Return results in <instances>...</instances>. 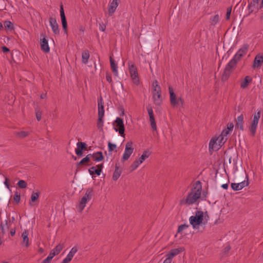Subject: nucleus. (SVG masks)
I'll use <instances>...</instances> for the list:
<instances>
[{
  "label": "nucleus",
  "mask_w": 263,
  "mask_h": 263,
  "mask_svg": "<svg viewBox=\"0 0 263 263\" xmlns=\"http://www.w3.org/2000/svg\"><path fill=\"white\" fill-rule=\"evenodd\" d=\"M4 184L7 189H9V185L8 182V179L7 178H5V180L4 181Z\"/></svg>",
  "instance_id": "13d9d810"
},
{
  "label": "nucleus",
  "mask_w": 263,
  "mask_h": 263,
  "mask_svg": "<svg viewBox=\"0 0 263 263\" xmlns=\"http://www.w3.org/2000/svg\"><path fill=\"white\" fill-rule=\"evenodd\" d=\"M118 0H112L108 5V12L109 15L111 16L118 6Z\"/></svg>",
  "instance_id": "a211bd4d"
},
{
  "label": "nucleus",
  "mask_w": 263,
  "mask_h": 263,
  "mask_svg": "<svg viewBox=\"0 0 263 263\" xmlns=\"http://www.w3.org/2000/svg\"><path fill=\"white\" fill-rule=\"evenodd\" d=\"M170 93V100L171 105L173 107H182L184 105V100L181 97H177L171 86L168 87Z\"/></svg>",
  "instance_id": "20e7f679"
},
{
  "label": "nucleus",
  "mask_w": 263,
  "mask_h": 263,
  "mask_svg": "<svg viewBox=\"0 0 263 263\" xmlns=\"http://www.w3.org/2000/svg\"><path fill=\"white\" fill-rule=\"evenodd\" d=\"M252 81V78L251 77L249 76L245 77L244 79L240 83V87L242 89L246 88Z\"/></svg>",
  "instance_id": "393cba45"
},
{
  "label": "nucleus",
  "mask_w": 263,
  "mask_h": 263,
  "mask_svg": "<svg viewBox=\"0 0 263 263\" xmlns=\"http://www.w3.org/2000/svg\"><path fill=\"white\" fill-rule=\"evenodd\" d=\"M234 127L233 123L232 122L228 123L227 124V128L226 129H230V132H232Z\"/></svg>",
  "instance_id": "3c124183"
},
{
  "label": "nucleus",
  "mask_w": 263,
  "mask_h": 263,
  "mask_svg": "<svg viewBox=\"0 0 263 263\" xmlns=\"http://www.w3.org/2000/svg\"><path fill=\"white\" fill-rule=\"evenodd\" d=\"M29 132L28 131H21L15 132V135L21 138H25L29 135Z\"/></svg>",
  "instance_id": "c9c22d12"
},
{
  "label": "nucleus",
  "mask_w": 263,
  "mask_h": 263,
  "mask_svg": "<svg viewBox=\"0 0 263 263\" xmlns=\"http://www.w3.org/2000/svg\"><path fill=\"white\" fill-rule=\"evenodd\" d=\"M22 237L23 238L22 243L24 244L26 247H28L29 246V238L28 231L25 230L22 234Z\"/></svg>",
  "instance_id": "cd10ccee"
},
{
  "label": "nucleus",
  "mask_w": 263,
  "mask_h": 263,
  "mask_svg": "<svg viewBox=\"0 0 263 263\" xmlns=\"http://www.w3.org/2000/svg\"><path fill=\"white\" fill-rule=\"evenodd\" d=\"M248 47L249 45L248 44L243 45L235 54L233 58L237 62L239 61L241 58L247 53Z\"/></svg>",
  "instance_id": "f8f14e48"
},
{
  "label": "nucleus",
  "mask_w": 263,
  "mask_h": 263,
  "mask_svg": "<svg viewBox=\"0 0 263 263\" xmlns=\"http://www.w3.org/2000/svg\"><path fill=\"white\" fill-rule=\"evenodd\" d=\"M261 111L258 110L253 115V119L249 127V130L252 136H255L258 126L259 120L260 118Z\"/></svg>",
  "instance_id": "423d86ee"
},
{
  "label": "nucleus",
  "mask_w": 263,
  "mask_h": 263,
  "mask_svg": "<svg viewBox=\"0 0 263 263\" xmlns=\"http://www.w3.org/2000/svg\"><path fill=\"white\" fill-rule=\"evenodd\" d=\"M152 96L155 104L160 105L162 102L161 88L157 80L154 81L152 83Z\"/></svg>",
  "instance_id": "f03ea898"
},
{
  "label": "nucleus",
  "mask_w": 263,
  "mask_h": 263,
  "mask_svg": "<svg viewBox=\"0 0 263 263\" xmlns=\"http://www.w3.org/2000/svg\"><path fill=\"white\" fill-rule=\"evenodd\" d=\"M36 118L37 121H40L42 118V112L39 110H36Z\"/></svg>",
  "instance_id": "de8ad7c7"
},
{
  "label": "nucleus",
  "mask_w": 263,
  "mask_h": 263,
  "mask_svg": "<svg viewBox=\"0 0 263 263\" xmlns=\"http://www.w3.org/2000/svg\"><path fill=\"white\" fill-rule=\"evenodd\" d=\"M2 51L3 52H8L10 51V50L7 47L3 46L2 47Z\"/></svg>",
  "instance_id": "6e6d98bb"
},
{
  "label": "nucleus",
  "mask_w": 263,
  "mask_h": 263,
  "mask_svg": "<svg viewBox=\"0 0 263 263\" xmlns=\"http://www.w3.org/2000/svg\"><path fill=\"white\" fill-rule=\"evenodd\" d=\"M249 184V182L248 178H247V180H244L240 183H232L231 184V186L233 190L236 191H239L242 189L243 187L248 186Z\"/></svg>",
  "instance_id": "dca6fc26"
},
{
  "label": "nucleus",
  "mask_w": 263,
  "mask_h": 263,
  "mask_svg": "<svg viewBox=\"0 0 263 263\" xmlns=\"http://www.w3.org/2000/svg\"><path fill=\"white\" fill-rule=\"evenodd\" d=\"M121 172L119 170V166L118 165L115 166V170L113 174L112 178L114 180H117L120 176Z\"/></svg>",
  "instance_id": "473e14b6"
},
{
  "label": "nucleus",
  "mask_w": 263,
  "mask_h": 263,
  "mask_svg": "<svg viewBox=\"0 0 263 263\" xmlns=\"http://www.w3.org/2000/svg\"><path fill=\"white\" fill-rule=\"evenodd\" d=\"M14 200L18 203L20 201V194L17 192H15L14 193V195L13 196Z\"/></svg>",
  "instance_id": "a18cd8bd"
},
{
  "label": "nucleus",
  "mask_w": 263,
  "mask_h": 263,
  "mask_svg": "<svg viewBox=\"0 0 263 263\" xmlns=\"http://www.w3.org/2000/svg\"><path fill=\"white\" fill-rule=\"evenodd\" d=\"M51 259L47 256L45 259H44L43 260L42 263H49L51 261Z\"/></svg>",
  "instance_id": "864d4df0"
},
{
  "label": "nucleus",
  "mask_w": 263,
  "mask_h": 263,
  "mask_svg": "<svg viewBox=\"0 0 263 263\" xmlns=\"http://www.w3.org/2000/svg\"><path fill=\"white\" fill-rule=\"evenodd\" d=\"M8 229L9 226L8 225V221L5 220L4 222H2L0 227L1 233L2 234H5Z\"/></svg>",
  "instance_id": "c756f323"
},
{
  "label": "nucleus",
  "mask_w": 263,
  "mask_h": 263,
  "mask_svg": "<svg viewBox=\"0 0 263 263\" xmlns=\"http://www.w3.org/2000/svg\"><path fill=\"white\" fill-rule=\"evenodd\" d=\"M204 213L201 211H196L195 215L189 218L190 223L194 229H199L200 226L202 225L203 220Z\"/></svg>",
  "instance_id": "7ed1b4c3"
},
{
  "label": "nucleus",
  "mask_w": 263,
  "mask_h": 263,
  "mask_svg": "<svg viewBox=\"0 0 263 263\" xmlns=\"http://www.w3.org/2000/svg\"><path fill=\"white\" fill-rule=\"evenodd\" d=\"M202 184L200 181H196L192 185L190 191L187 193L186 197L180 200L181 205H190L198 202L201 197Z\"/></svg>",
  "instance_id": "f257e3e1"
},
{
  "label": "nucleus",
  "mask_w": 263,
  "mask_h": 263,
  "mask_svg": "<svg viewBox=\"0 0 263 263\" xmlns=\"http://www.w3.org/2000/svg\"><path fill=\"white\" fill-rule=\"evenodd\" d=\"M98 119L97 126L99 129L102 128L103 126V118L104 115V109L103 100L102 98L98 101Z\"/></svg>",
  "instance_id": "1a4fd4ad"
},
{
  "label": "nucleus",
  "mask_w": 263,
  "mask_h": 263,
  "mask_svg": "<svg viewBox=\"0 0 263 263\" xmlns=\"http://www.w3.org/2000/svg\"><path fill=\"white\" fill-rule=\"evenodd\" d=\"M108 149H109V152H112L115 149H116V147H117V146H116V144H112V143H111L110 142H109L108 143Z\"/></svg>",
  "instance_id": "49530a36"
},
{
  "label": "nucleus",
  "mask_w": 263,
  "mask_h": 263,
  "mask_svg": "<svg viewBox=\"0 0 263 263\" xmlns=\"http://www.w3.org/2000/svg\"><path fill=\"white\" fill-rule=\"evenodd\" d=\"M260 0H252L249 4L248 8L251 12H253L255 7H257Z\"/></svg>",
  "instance_id": "c85d7f7f"
},
{
  "label": "nucleus",
  "mask_w": 263,
  "mask_h": 263,
  "mask_svg": "<svg viewBox=\"0 0 263 263\" xmlns=\"http://www.w3.org/2000/svg\"><path fill=\"white\" fill-rule=\"evenodd\" d=\"M54 256H55V253L52 252L51 250L48 257H49L52 260V259L53 258Z\"/></svg>",
  "instance_id": "5fc2aeb1"
},
{
  "label": "nucleus",
  "mask_w": 263,
  "mask_h": 263,
  "mask_svg": "<svg viewBox=\"0 0 263 263\" xmlns=\"http://www.w3.org/2000/svg\"><path fill=\"white\" fill-rule=\"evenodd\" d=\"M78 251L77 247L74 246L71 248L66 257L63 260L62 263H69L72 259L73 257Z\"/></svg>",
  "instance_id": "2eb2a0df"
},
{
  "label": "nucleus",
  "mask_w": 263,
  "mask_h": 263,
  "mask_svg": "<svg viewBox=\"0 0 263 263\" xmlns=\"http://www.w3.org/2000/svg\"><path fill=\"white\" fill-rule=\"evenodd\" d=\"M226 142V139L220 136L216 138L212 139L209 143V149H212V151H217Z\"/></svg>",
  "instance_id": "6e6552de"
},
{
  "label": "nucleus",
  "mask_w": 263,
  "mask_h": 263,
  "mask_svg": "<svg viewBox=\"0 0 263 263\" xmlns=\"http://www.w3.org/2000/svg\"><path fill=\"white\" fill-rule=\"evenodd\" d=\"M15 233V231L14 230L12 229L11 230L10 234H11V236L14 235Z\"/></svg>",
  "instance_id": "680f3d73"
},
{
  "label": "nucleus",
  "mask_w": 263,
  "mask_h": 263,
  "mask_svg": "<svg viewBox=\"0 0 263 263\" xmlns=\"http://www.w3.org/2000/svg\"><path fill=\"white\" fill-rule=\"evenodd\" d=\"M91 158L96 162H99L103 160V156L102 153L101 152H98L92 154H91Z\"/></svg>",
  "instance_id": "a878e982"
},
{
  "label": "nucleus",
  "mask_w": 263,
  "mask_h": 263,
  "mask_svg": "<svg viewBox=\"0 0 263 263\" xmlns=\"http://www.w3.org/2000/svg\"><path fill=\"white\" fill-rule=\"evenodd\" d=\"M97 167H98V168H101V170H102L103 167V164H99V165H97Z\"/></svg>",
  "instance_id": "e2e57ef3"
},
{
  "label": "nucleus",
  "mask_w": 263,
  "mask_h": 263,
  "mask_svg": "<svg viewBox=\"0 0 263 263\" xmlns=\"http://www.w3.org/2000/svg\"><path fill=\"white\" fill-rule=\"evenodd\" d=\"M231 133V132L230 131V129L225 128L222 131L221 134L219 136L221 137H223V138H225L226 140L227 141L228 139L227 136L230 134Z\"/></svg>",
  "instance_id": "4c0bfd02"
},
{
  "label": "nucleus",
  "mask_w": 263,
  "mask_h": 263,
  "mask_svg": "<svg viewBox=\"0 0 263 263\" xmlns=\"http://www.w3.org/2000/svg\"><path fill=\"white\" fill-rule=\"evenodd\" d=\"M106 80L109 83L112 82V79H111V76L110 74L108 73H107L106 74Z\"/></svg>",
  "instance_id": "8fccbe9b"
},
{
  "label": "nucleus",
  "mask_w": 263,
  "mask_h": 263,
  "mask_svg": "<svg viewBox=\"0 0 263 263\" xmlns=\"http://www.w3.org/2000/svg\"><path fill=\"white\" fill-rule=\"evenodd\" d=\"M40 194L38 192H33L31 196V202H34L39 197Z\"/></svg>",
  "instance_id": "37998d69"
},
{
  "label": "nucleus",
  "mask_w": 263,
  "mask_h": 263,
  "mask_svg": "<svg viewBox=\"0 0 263 263\" xmlns=\"http://www.w3.org/2000/svg\"><path fill=\"white\" fill-rule=\"evenodd\" d=\"M134 150V147L133 146V142H127L125 145V150L122 157V160H127L130 157L131 155L133 153Z\"/></svg>",
  "instance_id": "9b49d317"
},
{
  "label": "nucleus",
  "mask_w": 263,
  "mask_h": 263,
  "mask_svg": "<svg viewBox=\"0 0 263 263\" xmlns=\"http://www.w3.org/2000/svg\"><path fill=\"white\" fill-rule=\"evenodd\" d=\"M232 8L231 7H229L227 10V14H226V19L227 20H229L230 18V15L231 13Z\"/></svg>",
  "instance_id": "09e8293b"
},
{
  "label": "nucleus",
  "mask_w": 263,
  "mask_h": 263,
  "mask_svg": "<svg viewBox=\"0 0 263 263\" xmlns=\"http://www.w3.org/2000/svg\"><path fill=\"white\" fill-rule=\"evenodd\" d=\"M93 195V191L92 189H88L86 190L84 196L81 198L78 206L80 211H82L86 206L87 202L89 201Z\"/></svg>",
  "instance_id": "0eeeda50"
},
{
  "label": "nucleus",
  "mask_w": 263,
  "mask_h": 263,
  "mask_svg": "<svg viewBox=\"0 0 263 263\" xmlns=\"http://www.w3.org/2000/svg\"><path fill=\"white\" fill-rule=\"evenodd\" d=\"M63 243H59L54 249L52 250V251L55 253V255H58L63 249Z\"/></svg>",
  "instance_id": "f704fd0d"
},
{
  "label": "nucleus",
  "mask_w": 263,
  "mask_h": 263,
  "mask_svg": "<svg viewBox=\"0 0 263 263\" xmlns=\"http://www.w3.org/2000/svg\"><path fill=\"white\" fill-rule=\"evenodd\" d=\"M243 116L241 114L240 116L237 117L236 120L235 126L237 128L239 129L241 131L243 130Z\"/></svg>",
  "instance_id": "5701e85b"
},
{
  "label": "nucleus",
  "mask_w": 263,
  "mask_h": 263,
  "mask_svg": "<svg viewBox=\"0 0 263 263\" xmlns=\"http://www.w3.org/2000/svg\"><path fill=\"white\" fill-rule=\"evenodd\" d=\"M259 18L261 21H263V12L260 14Z\"/></svg>",
  "instance_id": "69168bd1"
},
{
  "label": "nucleus",
  "mask_w": 263,
  "mask_h": 263,
  "mask_svg": "<svg viewBox=\"0 0 263 263\" xmlns=\"http://www.w3.org/2000/svg\"><path fill=\"white\" fill-rule=\"evenodd\" d=\"M60 16L61 18V21H62V24L63 29L65 30V32L67 33V21L65 17V15L64 13V8L63 7V5H61L60 6Z\"/></svg>",
  "instance_id": "4be33fe9"
},
{
  "label": "nucleus",
  "mask_w": 263,
  "mask_h": 263,
  "mask_svg": "<svg viewBox=\"0 0 263 263\" xmlns=\"http://www.w3.org/2000/svg\"><path fill=\"white\" fill-rule=\"evenodd\" d=\"M91 158V154H88L85 158H83L79 163V165H82L85 162H89Z\"/></svg>",
  "instance_id": "ea45409f"
},
{
  "label": "nucleus",
  "mask_w": 263,
  "mask_h": 263,
  "mask_svg": "<svg viewBox=\"0 0 263 263\" xmlns=\"http://www.w3.org/2000/svg\"><path fill=\"white\" fill-rule=\"evenodd\" d=\"M88 172L90 175H93L96 174L98 176L100 175L101 173V168H96L95 166H92L88 169Z\"/></svg>",
  "instance_id": "7c9ffc66"
},
{
  "label": "nucleus",
  "mask_w": 263,
  "mask_h": 263,
  "mask_svg": "<svg viewBox=\"0 0 263 263\" xmlns=\"http://www.w3.org/2000/svg\"><path fill=\"white\" fill-rule=\"evenodd\" d=\"M147 112L149 117L151 126L154 130H157V125L155 120L153 108L151 106L148 105L146 107Z\"/></svg>",
  "instance_id": "4468645a"
},
{
  "label": "nucleus",
  "mask_w": 263,
  "mask_h": 263,
  "mask_svg": "<svg viewBox=\"0 0 263 263\" xmlns=\"http://www.w3.org/2000/svg\"><path fill=\"white\" fill-rule=\"evenodd\" d=\"M237 61L232 58L227 64L221 76V80L223 81H227L230 77L231 73L235 68Z\"/></svg>",
  "instance_id": "39448f33"
},
{
  "label": "nucleus",
  "mask_w": 263,
  "mask_h": 263,
  "mask_svg": "<svg viewBox=\"0 0 263 263\" xmlns=\"http://www.w3.org/2000/svg\"><path fill=\"white\" fill-rule=\"evenodd\" d=\"M17 185L21 189H25L27 187V183L23 180H21L17 182Z\"/></svg>",
  "instance_id": "c03bdc74"
},
{
  "label": "nucleus",
  "mask_w": 263,
  "mask_h": 263,
  "mask_svg": "<svg viewBox=\"0 0 263 263\" xmlns=\"http://www.w3.org/2000/svg\"><path fill=\"white\" fill-rule=\"evenodd\" d=\"M151 155V152L148 151H144L141 157L139 158V162L141 163L147 158Z\"/></svg>",
  "instance_id": "2f4dec72"
},
{
  "label": "nucleus",
  "mask_w": 263,
  "mask_h": 263,
  "mask_svg": "<svg viewBox=\"0 0 263 263\" xmlns=\"http://www.w3.org/2000/svg\"><path fill=\"white\" fill-rule=\"evenodd\" d=\"M129 72L133 82L136 85H139L140 83L137 68L136 66L131 64L129 65Z\"/></svg>",
  "instance_id": "9d476101"
},
{
  "label": "nucleus",
  "mask_w": 263,
  "mask_h": 263,
  "mask_svg": "<svg viewBox=\"0 0 263 263\" xmlns=\"http://www.w3.org/2000/svg\"><path fill=\"white\" fill-rule=\"evenodd\" d=\"M263 63V54H258L254 58L252 67L254 69L260 67Z\"/></svg>",
  "instance_id": "412c9836"
},
{
  "label": "nucleus",
  "mask_w": 263,
  "mask_h": 263,
  "mask_svg": "<svg viewBox=\"0 0 263 263\" xmlns=\"http://www.w3.org/2000/svg\"><path fill=\"white\" fill-rule=\"evenodd\" d=\"M90 55L88 51H85L82 54V60L84 64H87Z\"/></svg>",
  "instance_id": "72a5a7b5"
},
{
  "label": "nucleus",
  "mask_w": 263,
  "mask_h": 263,
  "mask_svg": "<svg viewBox=\"0 0 263 263\" xmlns=\"http://www.w3.org/2000/svg\"><path fill=\"white\" fill-rule=\"evenodd\" d=\"M263 7V0H261V3L259 5V8L261 9Z\"/></svg>",
  "instance_id": "0e129e2a"
},
{
  "label": "nucleus",
  "mask_w": 263,
  "mask_h": 263,
  "mask_svg": "<svg viewBox=\"0 0 263 263\" xmlns=\"http://www.w3.org/2000/svg\"><path fill=\"white\" fill-rule=\"evenodd\" d=\"M184 250L185 249L183 247H179L176 249H172L170 251V252L166 255V256L172 260L174 256L184 251Z\"/></svg>",
  "instance_id": "6ab92c4d"
},
{
  "label": "nucleus",
  "mask_w": 263,
  "mask_h": 263,
  "mask_svg": "<svg viewBox=\"0 0 263 263\" xmlns=\"http://www.w3.org/2000/svg\"><path fill=\"white\" fill-rule=\"evenodd\" d=\"M49 24L50 27H51L53 32L55 34H59L60 33V30L59 28V25L57 23L56 20L54 18H50Z\"/></svg>",
  "instance_id": "aec40b11"
},
{
  "label": "nucleus",
  "mask_w": 263,
  "mask_h": 263,
  "mask_svg": "<svg viewBox=\"0 0 263 263\" xmlns=\"http://www.w3.org/2000/svg\"><path fill=\"white\" fill-rule=\"evenodd\" d=\"M110 67L112 69V72L115 76H118V66L115 63V60L111 58L110 57Z\"/></svg>",
  "instance_id": "bb28decb"
},
{
  "label": "nucleus",
  "mask_w": 263,
  "mask_h": 263,
  "mask_svg": "<svg viewBox=\"0 0 263 263\" xmlns=\"http://www.w3.org/2000/svg\"><path fill=\"white\" fill-rule=\"evenodd\" d=\"M77 147L75 149V153L77 155L82 156L83 155V151L87 148V144L85 142H79L77 143Z\"/></svg>",
  "instance_id": "f3484780"
},
{
  "label": "nucleus",
  "mask_w": 263,
  "mask_h": 263,
  "mask_svg": "<svg viewBox=\"0 0 263 263\" xmlns=\"http://www.w3.org/2000/svg\"><path fill=\"white\" fill-rule=\"evenodd\" d=\"M46 97V93H42L40 96L41 99H44Z\"/></svg>",
  "instance_id": "052dcab7"
},
{
  "label": "nucleus",
  "mask_w": 263,
  "mask_h": 263,
  "mask_svg": "<svg viewBox=\"0 0 263 263\" xmlns=\"http://www.w3.org/2000/svg\"><path fill=\"white\" fill-rule=\"evenodd\" d=\"M225 249H226V251H229L230 250V247L228 246V247H226Z\"/></svg>",
  "instance_id": "338daca9"
},
{
  "label": "nucleus",
  "mask_w": 263,
  "mask_h": 263,
  "mask_svg": "<svg viewBox=\"0 0 263 263\" xmlns=\"http://www.w3.org/2000/svg\"><path fill=\"white\" fill-rule=\"evenodd\" d=\"M41 48L45 52H48L50 50L48 41L45 37L41 40Z\"/></svg>",
  "instance_id": "b1692460"
},
{
  "label": "nucleus",
  "mask_w": 263,
  "mask_h": 263,
  "mask_svg": "<svg viewBox=\"0 0 263 263\" xmlns=\"http://www.w3.org/2000/svg\"><path fill=\"white\" fill-rule=\"evenodd\" d=\"M4 25L5 28L8 30L11 31L14 29L13 25L10 21H5L4 23Z\"/></svg>",
  "instance_id": "e433bc0d"
},
{
  "label": "nucleus",
  "mask_w": 263,
  "mask_h": 263,
  "mask_svg": "<svg viewBox=\"0 0 263 263\" xmlns=\"http://www.w3.org/2000/svg\"><path fill=\"white\" fill-rule=\"evenodd\" d=\"M106 29V25L104 23H101L99 25V30L101 31H104Z\"/></svg>",
  "instance_id": "603ef678"
},
{
  "label": "nucleus",
  "mask_w": 263,
  "mask_h": 263,
  "mask_svg": "<svg viewBox=\"0 0 263 263\" xmlns=\"http://www.w3.org/2000/svg\"><path fill=\"white\" fill-rule=\"evenodd\" d=\"M116 126L118 127V129L115 128L116 132L118 131L119 134L122 137H124V125L123 124V121L122 119L119 117H117L115 121Z\"/></svg>",
  "instance_id": "ddd939ff"
},
{
  "label": "nucleus",
  "mask_w": 263,
  "mask_h": 263,
  "mask_svg": "<svg viewBox=\"0 0 263 263\" xmlns=\"http://www.w3.org/2000/svg\"><path fill=\"white\" fill-rule=\"evenodd\" d=\"M228 186H229V185H228V184H227V183L223 184L221 185V187H222L223 189H225V190H227V189H228Z\"/></svg>",
  "instance_id": "bf43d9fd"
},
{
  "label": "nucleus",
  "mask_w": 263,
  "mask_h": 263,
  "mask_svg": "<svg viewBox=\"0 0 263 263\" xmlns=\"http://www.w3.org/2000/svg\"><path fill=\"white\" fill-rule=\"evenodd\" d=\"M189 227V224H183L179 226L178 228L177 232L181 233L184 230L186 229Z\"/></svg>",
  "instance_id": "79ce46f5"
},
{
  "label": "nucleus",
  "mask_w": 263,
  "mask_h": 263,
  "mask_svg": "<svg viewBox=\"0 0 263 263\" xmlns=\"http://www.w3.org/2000/svg\"><path fill=\"white\" fill-rule=\"evenodd\" d=\"M219 15H215L211 18V23L212 25L215 26L219 22Z\"/></svg>",
  "instance_id": "58836bf2"
},
{
  "label": "nucleus",
  "mask_w": 263,
  "mask_h": 263,
  "mask_svg": "<svg viewBox=\"0 0 263 263\" xmlns=\"http://www.w3.org/2000/svg\"><path fill=\"white\" fill-rule=\"evenodd\" d=\"M172 260L166 257V259L163 261V263H171Z\"/></svg>",
  "instance_id": "4d7b16f0"
},
{
  "label": "nucleus",
  "mask_w": 263,
  "mask_h": 263,
  "mask_svg": "<svg viewBox=\"0 0 263 263\" xmlns=\"http://www.w3.org/2000/svg\"><path fill=\"white\" fill-rule=\"evenodd\" d=\"M141 164V163L139 162V160L135 161L130 166L132 171H134Z\"/></svg>",
  "instance_id": "a19ab883"
},
{
  "label": "nucleus",
  "mask_w": 263,
  "mask_h": 263,
  "mask_svg": "<svg viewBox=\"0 0 263 263\" xmlns=\"http://www.w3.org/2000/svg\"><path fill=\"white\" fill-rule=\"evenodd\" d=\"M39 252H41V253H42V252H44V249L43 248H39Z\"/></svg>",
  "instance_id": "774afa93"
}]
</instances>
